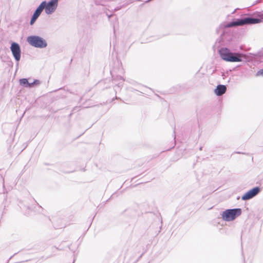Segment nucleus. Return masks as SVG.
Instances as JSON below:
<instances>
[{
    "label": "nucleus",
    "mask_w": 263,
    "mask_h": 263,
    "mask_svg": "<svg viewBox=\"0 0 263 263\" xmlns=\"http://www.w3.org/2000/svg\"><path fill=\"white\" fill-rule=\"evenodd\" d=\"M219 54L221 58L229 62H241L243 61V59H249L252 58L253 54L250 53V56L246 54H243L239 52H232L227 47L221 48L218 50Z\"/></svg>",
    "instance_id": "nucleus-1"
},
{
    "label": "nucleus",
    "mask_w": 263,
    "mask_h": 263,
    "mask_svg": "<svg viewBox=\"0 0 263 263\" xmlns=\"http://www.w3.org/2000/svg\"><path fill=\"white\" fill-rule=\"evenodd\" d=\"M26 41L28 43L35 48H44L47 46V43L46 41L41 36L38 35H30L26 39Z\"/></svg>",
    "instance_id": "nucleus-2"
},
{
    "label": "nucleus",
    "mask_w": 263,
    "mask_h": 263,
    "mask_svg": "<svg viewBox=\"0 0 263 263\" xmlns=\"http://www.w3.org/2000/svg\"><path fill=\"white\" fill-rule=\"evenodd\" d=\"M241 213L242 210L240 208L227 209L222 212V218L226 221H231L240 215Z\"/></svg>",
    "instance_id": "nucleus-3"
},
{
    "label": "nucleus",
    "mask_w": 263,
    "mask_h": 263,
    "mask_svg": "<svg viewBox=\"0 0 263 263\" xmlns=\"http://www.w3.org/2000/svg\"><path fill=\"white\" fill-rule=\"evenodd\" d=\"M245 26L244 17H241L236 19H233L231 22L227 24H221L219 26V29H225L238 26Z\"/></svg>",
    "instance_id": "nucleus-4"
},
{
    "label": "nucleus",
    "mask_w": 263,
    "mask_h": 263,
    "mask_svg": "<svg viewBox=\"0 0 263 263\" xmlns=\"http://www.w3.org/2000/svg\"><path fill=\"white\" fill-rule=\"evenodd\" d=\"M59 0H50L48 3L46 1H43L41 3L45 4L44 9L47 14H51L56 10L58 5Z\"/></svg>",
    "instance_id": "nucleus-5"
},
{
    "label": "nucleus",
    "mask_w": 263,
    "mask_h": 263,
    "mask_svg": "<svg viewBox=\"0 0 263 263\" xmlns=\"http://www.w3.org/2000/svg\"><path fill=\"white\" fill-rule=\"evenodd\" d=\"M10 50L15 60L18 62L21 57V48L20 45L16 42H13L11 44Z\"/></svg>",
    "instance_id": "nucleus-6"
},
{
    "label": "nucleus",
    "mask_w": 263,
    "mask_h": 263,
    "mask_svg": "<svg viewBox=\"0 0 263 263\" xmlns=\"http://www.w3.org/2000/svg\"><path fill=\"white\" fill-rule=\"evenodd\" d=\"M260 190L261 189L259 186L254 187L242 196L241 199L244 201L250 200L256 196L260 192Z\"/></svg>",
    "instance_id": "nucleus-7"
},
{
    "label": "nucleus",
    "mask_w": 263,
    "mask_h": 263,
    "mask_svg": "<svg viewBox=\"0 0 263 263\" xmlns=\"http://www.w3.org/2000/svg\"><path fill=\"white\" fill-rule=\"evenodd\" d=\"M45 5L44 3H41L39 6L36 8L33 12L30 21V24L32 25L34 24L37 18L41 15V13L44 10V6Z\"/></svg>",
    "instance_id": "nucleus-8"
},
{
    "label": "nucleus",
    "mask_w": 263,
    "mask_h": 263,
    "mask_svg": "<svg viewBox=\"0 0 263 263\" xmlns=\"http://www.w3.org/2000/svg\"><path fill=\"white\" fill-rule=\"evenodd\" d=\"M243 17L245 26L256 24L261 22V19L258 17L255 18L251 16H248Z\"/></svg>",
    "instance_id": "nucleus-9"
},
{
    "label": "nucleus",
    "mask_w": 263,
    "mask_h": 263,
    "mask_svg": "<svg viewBox=\"0 0 263 263\" xmlns=\"http://www.w3.org/2000/svg\"><path fill=\"white\" fill-rule=\"evenodd\" d=\"M227 91V87L226 85L219 84L214 89V92L217 96H221L223 95Z\"/></svg>",
    "instance_id": "nucleus-10"
},
{
    "label": "nucleus",
    "mask_w": 263,
    "mask_h": 263,
    "mask_svg": "<svg viewBox=\"0 0 263 263\" xmlns=\"http://www.w3.org/2000/svg\"><path fill=\"white\" fill-rule=\"evenodd\" d=\"M19 82L20 85H22V86L26 88H30V82H29L28 79H20Z\"/></svg>",
    "instance_id": "nucleus-11"
},
{
    "label": "nucleus",
    "mask_w": 263,
    "mask_h": 263,
    "mask_svg": "<svg viewBox=\"0 0 263 263\" xmlns=\"http://www.w3.org/2000/svg\"><path fill=\"white\" fill-rule=\"evenodd\" d=\"M41 84V82L40 80L35 79L32 82H30V88L35 86L36 85H39Z\"/></svg>",
    "instance_id": "nucleus-12"
},
{
    "label": "nucleus",
    "mask_w": 263,
    "mask_h": 263,
    "mask_svg": "<svg viewBox=\"0 0 263 263\" xmlns=\"http://www.w3.org/2000/svg\"><path fill=\"white\" fill-rule=\"evenodd\" d=\"M255 14L256 17H259L262 21V20H263V12H256Z\"/></svg>",
    "instance_id": "nucleus-13"
},
{
    "label": "nucleus",
    "mask_w": 263,
    "mask_h": 263,
    "mask_svg": "<svg viewBox=\"0 0 263 263\" xmlns=\"http://www.w3.org/2000/svg\"><path fill=\"white\" fill-rule=\"evenodd\" d=\"M263 76V69H261L258 70L255 74L256 77Z\"/></svg>",
    "instance_id": "nucleus-14"
},
{
    "label": "nucleus",
    "mask_w": 263,
    "mask_h": 263,
    "mask_svg": "<svg viewBox=\"0 0 263 263\" xmlns=\"http://www.w3.org/2000/svg\"><path fill=\"white\" fill-rule=\"evenodd\" d=\"M52 249L57 250H60L59 248H56L55 247H52Z\"/></svg>",
    "instance_id": "nucleus-15"
},
{
    "label": "nucleus",
    "mask_w": 263,
    "mask_h": 263,
    "mask_svg": "<svg viewBox=\"0 0 263 263\" xmlns=\"http://www.w3.org/2000/svg\"><path fill=\"white\" fill-rule=\"evenodd\" d=\"M224 31H223V32H222V34H221V36H222L224 34Z\"/></svg>",
    "instance_id": "nucleus-16"
},
{
    "label": "nucleus",
    "mask_w": 263,
    "mask_h": 263,
    "mask_svg": "<svg viewBox=\"0 0 263 263\" xmlns=\"http://www.w3.org/2000/svg\"><path fill=\"white\" fill-rule=\"evenodd\" d=\"M115 99H120V98H118V97H116Z\"/></svg>",
    "instance_id": "nucleus-17"
},
{
    "label": "nucleus",
    "mask_w": 263,
    "mask_h": 263,
    "mask_svg": "<svg viewBox=\"0 0 263 263\" xmlns=\"http://www.w3.org/2000/svg\"><path fill=\"white\" fill-rule=\"evenodd\" d=\"M73 171H68V172H66V173H70V172H72Z\"/></svg>",
    "instance_id": "nucleus-18"
},
{
    "label": "nucleus",
    "mask_w": 263,
    "mask_h": 263,
    "mask_svg": "<svg viewBox=\"0 0 263 263\" xmlns=\"http://www.w3.org/2000/svg\"><path fill=\"white\" fill-rule=\"evenodd\" d=\"M110 17H111V15H108V17L109 18H110Z\"/></svg>",
    "instance_id": "nucleus-19"
},
{
    "label": "nucleus",
    "mask_w": 263,
    "mask_h": 263,
    "mask_svg": "<svg viewBox=\"0 0 263 263\" xmlns=\"http://www.w3.org/2000/svg\"><path fill=\"white\" fill-rule=\"evenodd\" d=\"M202 147H200L199 148V149H200V151H201V150H202Z\"/></svg>",
    "instance_id": "nucleus-20"
},
{
    "label": "nucleus",
    "mask_w": 263,
    "mask_h": 263,
    "mask_svg": "<svg viewBox=\"0 0 263 263\" xmlns=\"http://www.w3.org/2000/svg\"><path fill=\"white\" fill-rule=\"evenodd\" d=\"M236 153L240 154V152H236Z\"/></svg>",
    "instance_id": "nucleus-21"
}]
</instances>
